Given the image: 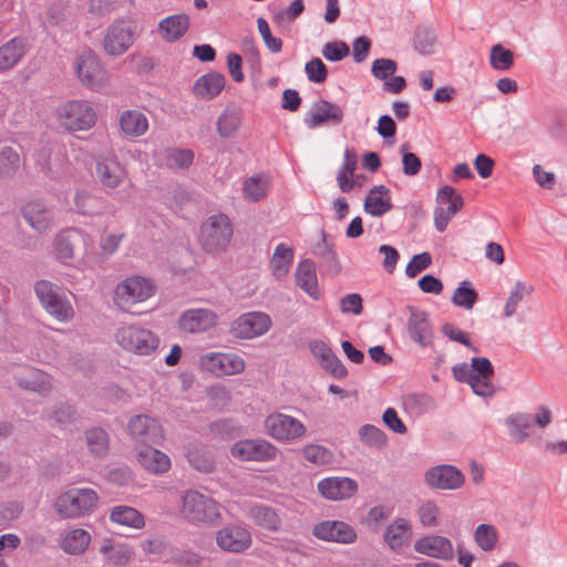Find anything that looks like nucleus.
<instances>
[{
  "instance_id": "1",
  "label": "nucleus",
  "mask_w": 567,
  "mask_h": 567,
  "mask_svg": "<svg viewBox=\"0 0 567 567\" xmlns=\"http://www.w3.org/2000/svg\"><path fill=\"white\" fill-rule=\"evenodd\" d=\"M178 509L181 516L194 525H213L221 517L219 504L210 496L194 488L183 493Z\"/></svg>"
},
{
  "instance_id": "2",
  "label": "nucleus",
  "mask_w": 567,
  "mask_h": 567,
  "mask_svg": "<svg viewBox=\"0 0 567 567\" xmlns=\"http://www.w3.org/2000/svg\"><path fill=\"white\" fill-rule=\"evenodd\" d=\"M99 502L97 493L87 487H73L61 493L54 509L63 519H78L93 512Z\"/></svg>"
},
{
  "instance_id": "3",
  "label": "nucleus",
  "mask_w": 567,
  "mask_h": 567,
  "mask_svg": "<svg viewBox=\"0 0 567 567\" xmlns=\"http://www.w3.org/2000/svg\"><path fill=\"white\" fill-rule=\"evenodd\" d=\"M114 340L124 351L143 357L153 355L159 346L158 337L152 330L140 324L118 327Z\"/></svg>"
},
{
  "instance_id": "4",
  "label": "nucleus",
  "mask_w": 567,
  "mask_h": 567,
  "mask_svg": "<svg viewBox=\"0 0 567 567\" xmlns=\"http://www.w3.org/2000/svg\"><path fill=\"white\" fill-rule=\"evenodd\" d=\"M55 118L65 131L84 132L91 130L96 123V112L90 102L71 100L55 109Z\"/></svg>"
},
{
  "instance_id": "5",
  "label": "nucleus",
  "mask_w": 567,
  "mask_h": 567,
  "mask_svg": "<svg viewBox=\"0 0 567 567\" xmlns=\"http://www.w3.org/2000/svg\"><path fill=\"white\" fill-rule=\"evenodd\" d=\"M233 225L225 214L209 216L200 227L199 243L209 254H217L229 245Z\"/></svg>"
},
{
  "instance_id": "6",
  "label": "nucleus",
  "mask_w": 567,
  "mask_h": 567,
  "mask_svg": "<svg viewBox=\"0 0 567 567\" xmlns=\"http://www.w3.org/2000/svg\"><path fill=\"white\" fill-rule=\"evenodd\" d=\"M137 24L132 19H118L105 30L103 49L110 56H121L134 44Z\"/></svg>"
},
{
  "instance_id": "7",
  "label": "nucleus",
  "mask_w": 567,
  "mask_h": 567,
  "mask_svg": "<svg viewBox=\"0 0 567 567\" xmlns=\"http://www.w3.org/2000/svg\"><path fill=\"white\" fill-rule=\"evenodd\" d=\"M75 72L80 82L95 92L102 91L110 83L109 71L91 50H86L78 56Z\"/></svg>"
},
{
  "instance_id": "8",
  "label": "nucleus",
  "mask_w": 567,
  "mask_h": 567,
  "mask_svg": "<svg viewBox=\"0 0 567 567\" xmlns=\"http://www.w3.org/2000/svg\"><path fill=\"white\" fill-rule=\"evenodd\" d=\"M267 433L279 442H293L306 435V425L298 419L284 414L272 413L265 420Z\"/></svg>"
},
{
  "instance_id": "9",
  "label": "nucleus",
  "mask_w": 567,
  "mask_h": 567,
  "mask_svg": "<svg viewBox=\"0 0 567 567\" xmlns=\"http://www.w3.org/2000/svg\"><path fill=\"white\" fill-rule=\"evenodd\" d=\"M437 206L434 209V226L437 231L443 233L450 220L463 207V197L449 185L441 187L436 195Z\"/></svg>"
},
{
  "instance_id": "10",
  "label": "nucleus",
  "mask_w": 567,
  "mask_h": 567,
  "mask_svg": "<svg viewBox=\"0 0 567 567\" xmlns=\"http://www.w3.org/2000/svg\"><path fill=\"white\" fill-rule=\"evenodd\" d=\"M278 449L266 440H241L231 446V455L240 461L270 462L277 457Z\"/></svg>"
},
{
  "instance_id": "11",
  "label": "nucleus",
  "mask_w": 567,
  "mask_h": 567,
  "mask_svg": "<svg viewBox=\"0 0 567 567\" xmlns=\"http://www.w3.org/2000/svg\"><path fill=\"white\" fill-rule=\"evenodd\" d=\"M218 323V316L207 308H192L182 312L177 320L178 329L184 333L202 334L213 330Z\"/></svg>"
},
{
  "instance_id": "12",
  "label": "nucleus",
  "mask_w": 567,
  "mask_h": 567,
  "mask_svg": "<svg viewBox=\"0 0 567 567\" xmlns=\"http://www.w3.org/2000/svg\"><path fill=\"white\" fill-rule=\"evenodd\" d=\"M203 369L217 377L234 375L241 373L246 363L245 360L236 353L210 352L200 358Z\"/></svg>"
},
{
  "instance_id": "13",
  "label": "nucleus",
  "mask_w": 567,
  "mask_h": 567,
  "mask_svg": "<svg viewBox=\"0 0 567 567\" xmlns=\"http://www.w3.org/2000/svg\"><path fill=\"white\" fill-rule=\"evenodd\" d=\"M424 481L432 488L455 491L464 485L465 476L457 467L442 464L429 468L424 474Z\"/></svg>"
},
{
  "instance_id": "14",
  "label": "nucleus",
  "mask_w": 567,
  "mask_h": 567,
  "mask_svg": "<svg viewBox=\"0 0 567 567\" xmlns=\"http://www.w3.org/2000/svg\"><path fill=\"white\" fill-rule=\"evenodd\" d=\"M271 327L270 317L264 312L241 315L231 324V333L239 339H252L265 334Z\"/></svg>"
},
{
  "instance_id": "15",
  "label": "nucleus",
  "mask_w": 567,
  "mask_h": 567,
  "mask_svg": "<svg viewBox=\"0 0 567 567\" xmlns=\"http://www.w3.org/2000/svg\"><path fill=\"white\" fill-rule=\"evenodd\" d=\"M251 543V534L243 525H226L216 533V544L224 551L243 553Z\"/></svg>"
},
{
  "instance_id": "16",
  "label": "nucleus",
  "mask_w": 567,
  "mask_h": 567,
  "mask_svg": "<svg viewBox=\"0 0 567 567\" xmlns=\"http://www.w3.org/2000/svg\"><path fill=\"white\" fill-rule=\"evenodd\" d=\"M35 292L43 308L59 321H69L73 317L71 303L53 286H35Z\"/></svg>"
},
{
  "instance_id": "17",
  "label": "nucleus",
  "mask_w": 567,
  "mask_h": 567,
  "mask_svg": "<svg viewBox=\"0 0 567 567\" xmlns=\"http://www.w3.org/2000/svg\"><path fill=\"white\" fill-rule=\"evenodd\" d=\"M130 434L145 445L159 444L164 439L161 423L148 415H136L128 422Z\"/></svg>"
},
{
  "instance_id": "18",
  "label": "nucleus",
  "mask_w": 567,
  "mask_h": 567,
  "mask_svg": "<svg viewBox=\"0 0 567 567\" xmlns=\"http://www.w3.org/2000/svg\"><path fill=\"white\" fill-rule=\"evenodd\" d=\"M343 120V112L338 104L327 100L315 102L305 115L303 122L308 128H316L323 124L339 125Z\"/></svg>"
},
{
  "instance_id": "19",
  "label": "nucleus",
  "mask_w": 567,
  "mask_h": 567,
  "mask_svg": "<svg viewBox=\"0 0 567 567\" xmlns=\"http://www.w3.org/2000/svg\"><path fill=\"white\" fill-rule=\"evenodd\" d=\"M312 534L322 540L352 544L357 539L354 528L341 520H323L315 525Z\"/></svg>"
},
{
  "instance_id": "20",
  "label": "nucleus",
  "mask_w": 567,
  "mask_h": 567,
  "mask_svg": "<svg viewBox=\"0 0 567 567\" xmlns=\"http://www.w3.org/2000/svg\"><path fill=\"white\" fill-rule=\"evenodd\" d=\"M493 375L494 368L487 358H473V371L467 383L476 395L486 398L494 394Z\"/></svg>"
},
{
  "instance_id": "21",
  "label": "nucleus",
  "mask_w": 567,
  "mask_h": 567,
  "mask_svg": "<svg viewBox=\"0 0 567 567\" xmlns=\"http://www.w3.org/2000/svg\"><path fill=\"white\" fill-rule=\"evenodd\" d=\"M318 491L330 501H344L358 492V483L350 477L331 476L319 481Z\"/></svg>"
},
{
  "instance_id": "22",
  "label": "nucleus",
  "mask_w": 567,
  "mask_h": 567,
  "mask_svg": "<svg viewBox=\"0 0 567 567\" xmlns=\"http://www.w3.org/2000/svg\"><path fill=\"white\" fill-rule=\"evenodd\" d=\"M309 349L320 367L328 373L338 379L348 375L347 368L326 342L315 340L310 342Z\"/></svg>"
},
{
  "instance_id": "23",
  "label": "nucleus",
  "mask_w": 567,
  "mask_h": 567,
  "mask_svg": "<svg viewBox=\"0 0 567 567\" xmlns=\"http://www.w3.org/2000/svg\"><path fill=\"white\" fill-rule=\"evenodd\" d=\"M406 328L411 340L415 343L423 348L432 343V326L429 315L425 311L410 308V317L408 319Z\"/></svg>"
},
{
  "instance_id": "24",
  "label": "nucleus",
  "mask_w": 567,
  "mask_h": 567,
  "mask_svg": "<svg viewBox=\"0 0 567 567\" xmlns=\"http://www.w3.org/2000/svg\"><path fill=\"white\" fill-rule=\"evenodd\" d=\"M414 549L420 554L442 560H452L454 557L451 540L440 535H430L417 539L414 543Z\"/></svg>"
},
{
  "instance_id": "25",
  "label": "nucleus",
  "mask_w": 567,
  "mask_h": 567,
  "mask_svg": "<svg viewBox=\"0 0 567 567\" xmlns=\"http://www.w3.org/2000/svg\"><path fill=\"white\" fill-rule=\"evenodd\" d=\"M97 181L106 188L118 187L127 176L125 167L115 157H104L96 162Z\"/></svg>"
},
{
  "instance_id": "26",
  "label": "nucleus",
  "mask_w": 567,
  "mask_h": 567,
  "mask_svg": "<svg viewBox=\"0 0 567 567\" xmlns=\"http://www.w3.org/2000/svg\"><path fill=\"white\" fill-rule=\"evenodd\" d=\"M155 286H115L114 303L123 311H128L134 305L143 302L155 292Z\"/></svg>"
},
{
  "instance_id": "27",
  "label": "nucleus",
  "mask_w": 567,
  "mask_h": 567,
  "mask_svg": "<svg viewBox=\"0 0 567 567\" xmlns=\"http://www.w3.org/2000/svg\"><path fill=\"white\" fill-rule=\"evenodd\" d=\"M87 236L80 229L61 231L54 239V254L63 262L74 258V249L80 244H86Z\"/></svg>"
},
{
  "instance_id": "28",
  "label": "nucleus",
  "mask_w": 567,
  "mask_h": 567,
  "mask_svg": "<svg viewBox=\"0 0 567 567\" xmlns=\"http://www.w3.org/2000/svg\"><path fill=\"white\" fill-rule=\"evenodd\" d=\"M25 221L37 231H47L53 225L51 209L41 200H31L22 208Z\"/></svg>"
},
{
  "instance_id": "29",
  "label": "nucleus",
  "mask_w": 567,
  "mask_h": 567,
  "mask_svg": "<svg viewBox=\"0 0 567 567\" xmlns=\"http://www.w3.org/2000/svg\"><path fill=\"white\" fill-rule=\"evenodd\" d=\"M311 254L320 260L324 270L331 275H337L341 270L338 254L332 241L328 240L327 233L320 231L319 240L312 245Z\"/></svg>"
},
{
  "instance_id": "30",
  "label": "nucleus",
  "mask_w": 567,
  "mask_h": 567,
  "mask_svg": "<svg viewBox=\"0 0 567 567\" xmlns=\"http://www.w3.org/2000/svg\"><path fill=\"white\" fill-rule=\"evenodd\" d=\"M16 382L20 388L42 396H47L52 390L50 375L35 368H29L17 374Z\"/></svg>"
},
{
  "instance_id": "31",
  "label": "nucleus",
  "mask_w": 567,
  "mask_h": 567,
  "mask_svg": "<svg viewBox=\"0 0 567 567\" xmlns=\"http://www.w3.org/2000/svg\"><path fill=\"white\" fill-rule=\"evenodd\" d=\"M363 209L373 217H381L392 209L390 189L384 185L373 186L365 199Z\"/></svg>"
},
{
  "instance_id": "32",
  "label": "nucleus",
  "mask_w": 567,
  "mask_h": 567,
  "mask_svg": "<svg viewBox=\"0 0 567 567\" xmlns=\"http://www.w3.org/2000/svg\"><path fill=\"white\" fill-rule=\"evenodd\" d=\"M28 43L22 37H14L0 47V72L14 68L27 54Z\"/></svg>"
},
{
  "instance_id": "33",
  "label": "nucleus",
  "mask_w": 567,
  "mask_h": 567,
  "mask_svg": "<svg viewBox=\"0 0 567 567\" xmlns=\"http://www.w3.org/2000/svg\"><path fill=\"white\" fill-rule=\"evenodd\" d=\"M226 84L225 76L219 72H208L198 78L193 85V93L202 100H212L220 94Z\"/></svg>"
},
{
  "instance_id": "34",
  "label": "nucleus",
  "mask_w": 567,
  "mask_h": 567,
  "mask_svg": "<svg viewBox=\"0 0 567 567\" xmlns=\"http://www.w3.org/2000/svg\"><path fill=\"white\" fill-rule=\"evenodd\" d=\"M118 125L125 136L136 138L147 132L148 120L146 115L138 110H126L121 113Z\"/></svg>"
},
{
  "instance_id": "35",
  "label": "nucleus",
  "mask_w": 567,
  "mask_h": 567,
  "mask_svg": "<svg viewBox=\"0 0 567 567\" xmlns=\"http://www.w3.org/2000/svg\"><path fill=\"white\" fill-rule=\"evenodd\" d=\"M140 464L153 474L166 473L171 466V458L164 452L147 445L137 452Z\"/></svg>"
},
{
  "instance_id": "36",
  "label": "nucleus",
  "mask_w": 567,
  "mask_h": 567,
  "mask_svg": "<svg viewBox=\"0 0 567 567\" xmlns=\"http://www.w3.org/2000/svg\"><path fill=\"white\" fill-rule=\"evenodd\" d=\"M189 28V18L185 13L173 14L162 19L158 32L163 40L175 42L179 40Z\"/></svg>"
},
{
  "instance_id": "37",
  "label": "nucleus",
  "mask_w": 567,
  "mask_h": 567,
  "mask_svg": "<svg viewBox=\"0 0 567 567\" xmlns=\"http://www.w3.org/2000/svg\"><path fill=\"white\" fill-rule=\"evenodd\" d=\"M243 112L234 104L227 105L217 118L216 130L220 137H233L239 130Z\"/></svg>"
},
{
  "instance_id": "38",
  "label": "nucleus",
  "mask_w": 567,
  "mask_h": 567,
  "mask_svg": "<svg viewBox=\"0 0 567 567\" xmlns=\"http://www.w3.org/2000/svg\"><path fill=\"white\" fill-rule=\"evenodd\" d=\"M412 536L411 524L405 518H396L384 532V540L393 550H400Z\"/></svg>"
},
{
  "instance_id": "39",
  "label": "nucleus",
  "mask_w": 567,
  "mask_h": 567,
  "mask_svg": "<svg viewBox=\"0 0 567 567\" xmlns=\"http://www.w3.org/2000/svg\"><path fill=\"white\" fill-rule=\"evenodd\" d=\"M91 543V535L82 528L65 530L60 540L61 549L70 555H80L86 550Z\"/></svg>"
},
{
  "instance_id": "40",
  "label": "nucleus",
  "mask_w": 567,
  "mask_h": 567,
  "mask_svg": "<svg viewBox=\"0 0 567 567\" xmlns=\"http://www.w3.org/2000/svg\"><path fill=\"white\" fill-rule=\"evenodd\" d=\"M185 455L189 465L198 472L210 473L215 468L213 453L202 445H189Z\"/></svg>"
},
{
  "instance_id": "41",
  "label": "nucleus",
  "mask_w": 567,
  "mask_h": 567,
  "mask_svg": "<svg viewBox=\"0 0 567 567\" xmlns=\"http://www.w3.org/2000/svg\"><path fill=\"white\" fill-rule=\"evenodd\" d=\"M358 156L354 148H346L343 155V164L338 171L337 182L339 188L343 193H349L354 187V181L352 178L353 172L357 168Z\"/></svg>"
},
{
  "instance_id": "42",
  "label": "nucleus",
  "mask_w": 567,
  "mask_h": 567,
  "mask_svg": "<svg viewBox=\"0 0 567 567\" xmlns=\"http://www.w3.org/2000/svg\"><path fill=\"white\" fill-rule=\"evenodd\" d=\"M293 249L287 244L280 243L276 246L274 255L270 259V268L277 280H281L282 277L289 271L293 261Z\"/></svg>"
},
{
  "instance_id": "43",
  "label": "nucleus",
  "mask_w": 567,
  "mask_h": 567,
  "mask_svg": "<svg viewBox=\"0 0 567 567\" xmlns=\"http://www.w3.org/2000/svg\"><path fill=\"white\" fill-rule=\"evenodd\" d=\"M110 519L117 525L140 529L145 525L144 516L134 507L120 505L111 509Z\"/></svg>"
},
{
  "instance_id": "44",
  "label": "nucleus",
  "mask_w": 567,
  "mask_h": 567,
  "mask_svg": "<svg viewBox=\"0 0 567 567\" xmlns=\"http://www.w3.org/2000/svg\"><path fill=\"white\" fill-rule=\"evenodd\" d=\"M250 517L257 526L267 530L276 532L281 525V519L275 509L265 505L251 507Z\"/></svg>"
},
{
  "instance_id": "45",
  "label": "nucleus",
  "mask_w": 567,
  "mask_h": 567,
  "mask_svg": "<svg viewBox=\"0 0 567 567\" xmlns=\"http://www.w3.org/2000/svg\"><path fill=\"white\" fill-rule=\"evenodd\" d=\"M269 188V178L264 174H257L247 178L243 183V194L247 200L259 202L262 199Z\"/></svg>"
},
{
  "instance_id": "46",
  "label": "nucleus",
  "mask_w": 567,
  "mask_h": 567,
  "mask_svg": "<svg viewBox=\"0 0 567 567\" xmlns=\"http://www.w3.org/2000/svg\"><path fill=\"white\" fill-rule=\"evenodd\" d=\"M511 437L516 443H523L527 437V430L532 426V416L526 413L509 415L506 421Z\"/></svg>"
},
{
  "instance_id": "47",
  "label": "nucleus",
  "mask_w": 567,
  "mask_h": 567,
  "mask_svg": "<svg viewBox=\"0 0 567 567\" xmlns=\"http://www.w3.org/2000/svg\"><path fill=\"white\" fill-rule=\"evenodd\" d=\"M86 446L91 454L101 457L109 451L110 437L105 430L92 427L85 432Z\"/></svg>"
},
{
  "instance_id": "48",
  "label": "nucleus",
  "mask_w": 567,
  "mask_h": 567,
  "mask_svg": "<svg viewBox=\"0 0 567 567\" xmlns=\"http://www.w3.org/2000/svg\"><path fill=\"white\" fill-rule=\"evenodd\" d=\"M195 154L189 148H168L164 153V164L171 169H186L194 162Z\"/></svg>"
},
{
  "instance_id": "49",
  "label": "nucleus",
  "mask_w": 567,
  "mask_h": 567,
  "mask_svg": "<svg viewBox=\"0 0 567 567\" xmlns=\"http://www.w3.org/2000/svg\"><path fill=\"white\" fill-rule=\"evenodd\" d=\"M100 551L104 555L105 560L114 566H124L131 558V550L126 545L113 544L111 540H105Z\"/></svg>"
},
{
  "instance_id": "50",
  "label": "nucleus",
  "mask_w": 567,
  "mask_h": 567,
  "mask_svg": "<svg viewBox=\"0 0 567 567\" xmlns=\"http://www.w3.org/2000/svg\"><path fill=\"white\" fill-rule=\"evenodd\" d=\"M74 205L80 214L87 216L100 215L103 210L102 198L91 195L85 190L75 193Z\"/></svg>"
},
{
  "instance_id": "51",
  "label": "nucleus",
  "mask_w": 567,
  "mask_h": 567,
  "mask_svg": "<svg viewBox=\"0 0 567 567\" xmlns=\"http://www.w3.org/2000/svg\"><path fill=\"white\" fill-rule=\"evenodd\" d=\"M417 516L423 527L435 528L441 524V509L434 501L421 504L417 508Z\"/></svg>"
},
{
  "instance_id": "52",
  "label": "nucleus",
  "mask_w": 567,
  "mask_h": 567,
  "mask_svg": "<svg viewBox=\"0 0 567 567\" xmlns=\"http://www.w3.org/2000/svg\"><path fill=\"white\" fill-rule=\"evenodd\" d=\"M359 436L363 444L377 450L384 447L388 442L385 433L372 424L362 425L359 430Z\"/></svg>"
},
{
  "instance_id": "53",
  "label": "nucleus",
  "mask_w": 567,
  "mask_h": 567,
  "mask_svg": "<svg viewBox=\"0 0 567 567\" xmlns=\"http://www.w3.org/2000/svg\"><path fill=\"white\" fill-rule=\"evenodd\" d=\"M474 538L481 549L491 551L496 546L498 534L493 525L481 524L475 529Z\"/></svg>"
},
{
  "instance_id": "54",
  "label": "nucleus",
  "mask_w": 567,
  "mask_h": 567,
  "mask_svg": "<svg viewBox=\"0 0 567 567\" xmlns=\"http://www.w3.org/2000/svg\"><path fill=\"white\" fill-rule=\"evenodd\" d=\"M533 293V286H514L504 307V317L511 318L516 313L518 305Z\"/></svg>"
},
{
  "instance_id": "55",
  "label": "nucleus",
  "mask_w": 567,
  "mask_h": 567,
  "mask_svg": "<svg viewBox=\"0 0 567 567\" xmlns=\"http://www.w3.org/2000/svg\"><path fill=\"white\" fill-rule=\"evenodd\" d=\"M302 455L308 462L317 466L327 465L333 461L332 452L327 447L318 444H309L305 446Z\"/></svg>"
},
{
  "instance_id": "56",
  "label": "nucleus",
  "mask_w": 567,
  "mask_h": 567,
  "mask_svg": "<svg viewBox=\"0 0 567 567\" xmlns=\"http://www.w3.org/2000/svg\"><path fill=\"white\" fill-rule=\"evenodd\" d=\"M491 65L497 71H506L514 64V54L502 44H495L491 49Z\"/></svg>"
},
{
  "instance_id": "57",
  "label": "nucleus",
  "mask_w": 567,
  "mask_h": 567,
  "mask_svg": "<svg viewBox=\"0 0 567 567\" xmlns=\"http://www.w3.org/2000/svg\"><path fill=\"white\" fill-rule=\"evenodd\" d=\"M20 167V155L19 153L10 147L6 146L0 151V175L10 176L13 175Z\"/></svg>"
},
{
  "instance_id": "58",
  "label": "nucleus",
  "mask_w": 567,
  "mask_h": 567,
  "mask_svg": "<svg viewBox=\"0 0 567 567\" xmlns=\"http://www.w3.org/2000/svg\"><path fill=\"white\" fill-rule=\"evenodd\" d=\"M305 10L302 0H293L286 9L274 13L272 21L280 27L287 25L295 21Z\"/></svg>"
},
{
  "instance_id": "59",
  "label": "nucleus",
  "mask_w": 567,
  "mask_h": 567,
  "mask_svg": "<svg viewBox=\"0 0 567 567\" xmlns=\"http://www.w3.org/2000/svg\"><path fill=\"white\" fill-rule=\"evenodd\" d=\"M307 78L312 83H323L328 76L326 64L319 58H313L305 65Z\"/></svg>"
},
{
  "instance_id": "60",
  "label": "nucleus",
  "mask_w": 567,
  "mask_h": 567,
  "mask_svg": "<svg viewBox=\"0 0 567 567\" xmlns=\"http://www.w3.org/2000/svg\"><path fill=\"white\" fill-rule=\"evenodd\" d=\"M75 409L66 403L55 405L52 411L51 419L60 426H68L76 421Z\"/></svg>"
},
{
  "instance_id": "61",
  "label": "nucleus",
  "mask_w": 567,
  "mask_h": 567,
  "mask_svg": "<svg viewBox=\"0 0 567 567\" xmlns=\"http://www.w3.org/2000/svg\"><path fill=\"white\" fill-rule=\"evenodd\" d=\"M257 27H258V31H259L266 47L268 48V50L271 53H279L282 49V41L280 38L274 37L271 34L269 24L266 21V19L258 18Z\"/></svg>"
},
{
  "instance_id": "62",
  "label": "nucleus",
  "mask_w": 567,
  "mask_h": 567,
  "mask_svg": "<svg viewBox=\"0 0 567 567\" xmlns=\"http://www.w3.org/2000/svg\"><path fill=\"white\" fill-rule=\"evenodd\" d=\"M349 47L342 41L327 42L322 48V55L331 62H338L349 55Z\"/></svg>"
},
{
  "instance_id": "63",
  "label": "nucleus",
  "mask_w": 567,
  "mask_h": 567,
  "mask_svg": "<svg viewBox=\"0 0 567 567\" xmlns=\"http://www.w3.org/2000/svg\"><path fill=\"white\" fill-rule=\"evenodd\" d=\"M396 69L394 60L381 58L372 62L371 72L377 79L385 81L396 72Z\"/></svg>"
},
{
  "instance_id": "64",
  "label": "nucleus",
  "mask_w": 567,
  "mask_h": 567,
  "mask_svg": "<svg viewBox=\"0 0 567 567\" xmlns=\"http://www.w3.org/2000/svg\"><path fill=\"white\" fill-rule=\"evenodd\" d=\"M477 299V293L468 286H458L452 297L454 305L465 309H472Z\"/></svg>"
}]
</instances>
